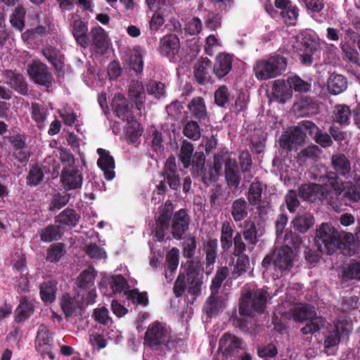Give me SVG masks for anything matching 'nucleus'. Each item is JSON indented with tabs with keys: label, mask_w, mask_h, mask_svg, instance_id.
Masks as SVG:
<instances>
[{
	"label": "nucleus",
	"mask_w": 360,
	"mask_h": 360,
	"mask_svg": "<svg viewBox=\"0 0 360 360\" xmlns=\"http://www.w3.org/2000/svg\"><path fill=\"white\" fill-rule=\"evenodd\" d=\"M44 179V172L38 165L32 166L27 176V184L35 186L39 185Z\"/></svg>",
	"instance_id": "5fc2aeb1"
},
{
	"label": "nucleus",
	"mask_w": 360,
	"mask_h": 360,
	"mask_svg": "<svg viewBox=\"0 0 360 360\" xmlns=\"http://www.w3.org/2000/svg\"><path fill=\"white\" fill-rule=\"evenodd\" d=\"M71 27L77 44L82 48H87L89 46L87 22L82 19H76L72 21Z\"/></svg>",
	"instance_id": "a878e982"
},
{
	"label": "nucleus",
	"mask_w": 360,
	"mask_h": 360,
	"mask_svg": "<svg viewBox=\"0 0 360 360\" xmlns=\"http://www.w3.org/2000/svg\"><path fill=\"white\" fill-rule=\"evenodd\" d=\"M179 251L176 248H173L166 255V271L165 277L168 278L167 271L170 272V276H172L173 274L176 270L179 265Z\"/></svg>",
	"instance_id": "09e8293b"
},
{
	"label": "nucleus",
	"mask_w": 360,
	"mask_h": 360,
	"mask_svg": "<svg viewBox=\"0 0 360 360\" xmlns=\"http://www.w3.org/2000/svg\"><path fill=\"white\" fill-rule=\"evenodd\" d=\"M347 88V79L341 75L332 74L328 79V89L332 94H340Z\"/></svg>",
	"instance_id": "e433bc0d"
},
{
	"label": "nucleus",
	"mask_w": 360,
	"mask_h": 360,
	"mask_svg": "<svg viewBox=\"0 0 360 360\" xmlns=\"http://www.w3.org/2000/svg\"><path fill=\"white\" fill-rule=\"evenodd\" d=\"M314 307L308 304H300L291 310L293 319L297 322H302L308 319H314L315 314L313 311Z\"/></svg>",
	"instance_id": "58836bf2"
},
{
	"label": "nucleus",
	"mask_w": 360,
	"mask_h": 360,
	"mask_svg": "<svg viewBox=\"0 0 360 360\" xmlns=\"http://www.w3.org/2000/svg\"><path fill=\"white\" fill-rule=\"evenodd\" d=\"M297 7L290 6L288 9L281 11V16L287 25H295L299 15Z\"/></svg>",
	"instance_id": "0e129e2a"
},
{
	"label": "nucleus",
	"mask_w": 360,
	"mask_h": 360,
	"mask_svg": "<svg viewBox=\"0 0 360 360\" xmlns=\"http://www.w3.org/2000/svg\"><path fill=\"white\" fill-rule=\"evenodd\" d=\"M180 49V40L175 34H167L160 38L158 51L159 53L173 60L179 53Z\"/></svg>",
	"instance_id": "f3484780"
},
{
	"label": "nucleus",
	"mask_w": 360,
	"mask_h": 360,
	"mask_svg": "<svg viewBox=\"0 0 360 360\" xmlns=\"http://www.w3.org/2000/svg\"><path fill=\"white\" fill-rule=\"evenodd\" d=\"M129 96L134 101L136 108L141 110L145 100V89L141 82L136 79L131 82L129 88Z\"/></svg>",
	"instance_id": "473e14b6"
},
{
	"label": "nucleus",
	"mask_w": 360,
	"mask_h": 360,
	"mask_svg": "<svg viewBox=\"0 0 360 360\" xmlns=\"http://www.w3.org/2000/svg\"><path fill=\"white\" fill-rule=\"evenodd\" d=\"M259 229L257 228L255 221L252 220L245 221L243 236L245 241L248 243L250 250H253L255 245L259 241V238L262 236V233H259Z\"/></svg>",
	"instance_id": "7c9ffc66"
},
{
	"label": "nucleus",
	"mask_w": 360,
	"mask_h": 360,
	"mask_svg": "<svg viewBox=\"0 0 360 360\" xmlns=\"http://www.w3.org/2000/svg\"><path fill=\"white\" fill-rule=\"evenodd\" d=\"M225 178L229 186L238 188L240 180V172L236 159L228 158L224 162Z\"/></svg>",
	"instance_id": "bb28decb"
},
{
	"label": "nucleus",
	"mask_w": 360,
	"mask_h": 360,
	"mask_svg": "<svg viewBox=\"0 0 360 360\" xmlns=\"http://www.w3.org/2000/svg\"><path fill=\"white\" fill-rule=\"evenodd\" d=\"M40 297L45 303H52L56 300L57 291V282L53 280H49L43 282L40 285Z\"/></svg>",
	"instance_id": "4c0bfd02"
},
{
	"label": "nucleus",
	"mask_w": 360,
	"mask_h": 360,
	"mask_svg": "<svg viewBox=\"0 0 360 360\" xmlns=\"http://www.w3.org/2000/svg\"><path fill=\"white\" fill-rule=\"evenodd\" d=\"M188 108L192 117L199 121L205 120L207 117L205 100L200 96L193 98L188 105Z\"/></svg>",
	"instance_id": "2f4dec72"
},
{
	"label": "nucleus",
	"mask_w": 360,
	"mask_h": 360,
	"mask_svg": "<svg viewBox=\"0 0 360 360\" xmlns=\"http://www.w3.org/2000/svg\"><path fill=\"white\" fill-rule=\"evenodd\" d=\"M112 108L115 115L122 121L131 122L134 118L132 106L129 105L127 98L122 94H115L112 101Z\"/></svg>",
	"instance_id": "a211bd4d"
},
{
	"label": "nucleus",
	"mask_w": 360,
	"mask_h": 360,
	"mask_svg": "<svg viewBox=\"0 0 360 360\" xmlns=\"http://www.w3.org/2000/svg\"><path fill=\"white\" fill-rule=\"evenodd\" d=\"M331 167L333 172L345 180H353L360 187V175L354 172L353 165L349 158L344 153H335L331 156Z\"/></svg>",
	"instance_id": "f8f14e48"
},
{
	"label": "nucleus",
	"mask_w": 360,
	"mask_h": 360,
	"mask_svg": "<svg viewBox=\"0 0 360 360\" xmlns=\"http://www.w3.org/2000/svg\"><path fill=\"white\" fill-rule=\"evenodd\" d=\"M34 312V305L27 296H22L15 310L14 320L22 323L27 320Z\"/></svg>",
	"instance_id": "c85d7f7f"
},
{
	"label": "nucleus",
	"mask_w": 360,
	"mask_h": 360,
	"mask_svg": "<svg viewBox=\"0 0 360 360\" xmlns=\"http://www.w3.org/2000/svg\"><path fill=\"white\" fill-rule=\"evenodd\" d=\"M10 83L11 87L22 95H27L28 89L24 76L20 73L11 72Z\"/></svg>",
	"instance_id": "de8ad7c7"
},
{
	"label": "nucleus",
	"mask_w": 360,
	"mask_h": 360,
	"mask_svg": "<svg viewBox=\"0 0 360 360\" xmlns=\"http://www.w3.org/2000/svg\"><path fill=\"white\" fill-rule=\"evenodd\" d=\"M292 50L297 53L299 59L303 65H309L312 63V56L315 51L313 41L310 44L307 41H296L292 45Z\"/></svg>",
	"instance_id": "cd10ccee"
},
{
	"label": "nucleus",
	"mask_w": 360,
	"mask_h": 360,
	"mask_svg": "<svg viewBox=\"0 0 360 360\" xmlns=\"http://www.w3.org/2000/svg\"><path fill=\"white\" fill-rule=\"evenodd\" d=\"M214 102L219 107H225L229 101L230 94L226 85L220 86L214 92Z\"/></svg>",
	"instance_id": "680f3d73"
},
{
	"label": "nucleus",
	"mask_w": 360,
	"mask_h": 360,
	"mask_svg": "<svg viewBox=\"0 0 360 360\" xmlns=\"http://www.w3.org/2000/svg\"><path fill=\"white\" fill-rule=\"evenodd\" d=\"M70 198V195L68 193H56L53 195L49 203V210L52 212L60 210L68 205Z\"/></svg>",
	"instance_id": "8fccbe9b"
},
{
	"label": "nucleus",
	"mask_w": 360,
	"mask_h": 360,
	"mask_svg": "<svg viewBox=\"0 0 360 360\" xmlns=\"http://www.w3.org/2000/svg\"><path fill=\"white\" fill-rule=\"evenodd\" d=\"M162 176L171 189L177 191L180 188V177L177 174L176 161L173 156H169L167 159Z\"/></svg>",
	"instance_id": "5701e85b"
},
{
	"label": "nucleus",
	"mask_w": 360,
	"mask_h": 360,
	"mask_svg": "<svg viewBox=\"0 0 360 360\" xmlns=\"http://www.w3.org/2000/svg\"><path fill=\"white\" fill-rule=\"evenodd\" d=\"M183 256L186 259H191L195 253L197 248L196 238L193 235H189L183 242Z\"/></svg>",
	"instance_id": "6e6d98bb"
},
{
	"label": "nucleus",
	"mask_w": 360,
	"mask_h": 360,
	"mask_svg": "<svg viewBox=\"0 0 360 360\" xmlns=\"http://www.w3.org/2000/svg\"><path fill=\"white\" fill-rule=\"evenodd\" d=\"M314 127L315 124L309 120L302 121L299 126L290 127L281 136L279 139L280 147L288 152L292 151L304 141L306 134L302 128L309 131V135L312 136V129Z\"/></svg>",
	"instance_id": "39448f33"
},
{
	"label": "nucleus",
	"mask_w": 360,
	"mask_h": 360,
	"mask_svg": "<svg viewBox=\"0 0 360 360\" xmlns=\"http://www.w3.org/2000/svg\"><path fill=\"white\" fill-rule=\"evenodd\" d=\"M298 195L297 191L293 189H290L288 191L285 195V202L287 206V209L290 213H294L296 209L300 206V203L298 200Z\"/></svg>",
	"instance_id": "338daca9"
},
{
	"label": "nucleus",
	"mask_w": 360,
	"mask_h": 360,
	"mask_svg": "<svg viewBox=\"0 0 360 360\" xmlns=\"http://www.w3.org/2000/svg\"><path fill=\"white\" fill-rule=\"evenodd\" d=\"M146 91L157 98H160L165 94V86L161 82L151 81L146 86Z\"/></svg>",
	"instance_id": "69168bd1"
},
{
	"label": "nucleus",
	"mask_w": 360,
	"mask_h": 360,
	"mask_svg": "<svg viewBox=\"0 0 360 360\" xmlns=\"http://www.w3.org/2000/svg\"><path fill=\"white\" fill-rule=\"evenodd\" d=\"M89 44H91L97 51L103 53L110 44V39L107 32L101 26H96L91 29L89 33Z\"/></svg>",
	"instance_id": "4be33fe9"
},
{
	"label": "nucleus",
	"mask_w": 360,
	"mask_h": 360,
	"mask_svg": "<svg viewBox=\"0 0 360 360\" xmlns=\"http://www.w3.org/2000/svg\"><path fill=\"white\" fill-rule=\"evenodd\" d=\"M127 298L136 304L147 306L148 304V294L146 292H140L138 289L128 290L124 292Z\"/></svg>",
	"instance_id": "4d7b16f0"
},
{
	"label": "nucleus",
	"mask_w": 360,
	"mask_h": 360,
	"mask_svg": "<svg viewBox=\"0 0 360 360\" xmlns=\"http://www.w3.org/2000/svg\"><path fill=\"white\" fill-rule=\"evenodd\" d=\"M184 135L193 141L200 137V129L195 121H189L186 123L183 130Z\"/></svg>",
	"instance_id": "e2e57ef3"
},
{
	"label": "nucleus",
	"mask_w": 360,
	"mask_h": 360,
	"mask_svg": "<svg viewBox=\"0 0 360 360\" xmlns=\"http://www.w3.org/2000/svg\"><path fill=\"white\" fill-rule=\"evenodd\" d=\"M193 146L191 143L184 141L180 149L179 159L185 168L191 166V159L193 158Z\"/></svg>",
	"instance_id": "3c124183"
},
{
	"label": "nucleus",
	"mask_w": 360,
	"mask_h": 360,
	"mask_svg": "<svg viewBox=\"0 0 360 360\" xmlns=\"http://www.w3.org/2000/svg\"><path fill=\"white\" fill-rule=\"evenodd\" d=\"M298 195L304 201L315 200V183L302 184L298 188Z\"/></svg>",
	"instance_id": "603ef678"
},
{
	"label": "nucleus",
	"mask_w": 360,
	"mask_h": 360,
	"mask_svg": "<svg viewBox=\"0 0 360 360\" xmlns=\"http://www.w3.org/2000/svg\"><path fill=\"white\" fill-rule=\"evenodd\" d=\"M352 329V324L349 319H339L332 326L323 317L316 316V332L322 330L325 337L324 346L326 349L337 346L341 338H347Z\"/></svg>",
	"instance_id": "7ed1b4c3"
},
{
	"label": "nucleus",
	"mask_w": 360,
	"mask_h": 360,
	"mask_svg": "<svg viewBox=\"0 0 360 360\" xmlns=\"http://www.w3.org/2000/svg\"><path fill=\"white\" fill-rule=\"evenodd\" d=\"M25 10L22 6H18L11 16L10 22L13 27L22 30L25 26Z\"/></svg>",
	"instance_id": "13d9d810"
},
{
	"label": "nucleus",
	"mask_w": 360,
	"mask_h": 360,
	"mask_svg": "<svg viewBox=\"0 0 360 360\" xmlns=\"http://www.w3.org/2000/svg\"><path fill=\"white\" fill-rule=\"evenodd\" d=\"M82 175L75 167L64 168L60 175V181L65 191L79 188L82 185Z\"/></svg>",
	"instance_id": "aec40b11"
},
{
	"label": "nucleus",
	"mask_w": 360,
	"mask_h": 360,
	"mask_svg": "<svg viewBox=\"0 0 360 360\" xmlns=\"http://www.w3.org/2000/svg\"><path fill=\"white\" fill-rule=\"evenodd\" d=\"M205 156L202 152H196L191 159V171L195 176H202L203 181L207 179L205 169Z\"/></svg>",
	"instance_id": "ea45409f"
},
{
	"label": "nucleus",
	"mask_w": 360,
	"mask_h": 360,
	"mask_svg": "<svg viewBox=\"0 0 360 360\" xmlns=\"http://www.w3.org/2000/svg\"><path fill=\"white\" fill-rule=\"evenodd\" d=\"M42 54L57 71L63 70L64 56L58 49L51 46H47L43 49Z\"/></svg>",
	"instance_id": "72a5a7b5"
},
{
	"label": "nucleus",
	"mask_w": 360,
	"mask_h": 360,
	"mask_svg": "<svg viewBox=\"0 0 360 360\" xmlns=\"http://www.w3.org/2000/svg\"><path fill=\"white\" fill-rule=\"evenodd\" d=\"M97 153L99 155L97 160L98 167L103 171L105 179L111 181L115 176L114 172L115 163L113 157L110 155L108 150L101 148L97 149Z\"/></svg>",
	"instance_id": "412c9836"
},
{
	"label": "nucleus",
	"mask_w": 360,
	"mask_h": 360,
	"mask_svg": "<svg viewBox=\"0 0 360 360\" xmlns=\"http://www.w3.org/2000/svg\"><path fill=\"white\" fill-rule=\"evenodd\" d=\"M292 250L290 247L283 246L267 255L262 261V266L267 269L271 265H274L281 271L288 270L292 266Z\"/></svg>",
	"instance_id": "9b49d317"
},
{
	"label": "nucleus",
	"mask_w": 360,
	"mask_h": 360,
	"mask_svg": "<svg viewBox=\"0 0 360 360\" xmlns=\"http://www.w3.org/2000/svg\"><path fill=\"white\" fill-rule=\"evenodd\" d=\"M287 67V60L280 55L269 56L255 62L253 70L259 80L275 78L283 73Z\"/></svg>",
	"instance_id": "20e7f679"
},
{
	"label": "nucleus",
	"mask_w": 360,
	"mask_h": 360,
	"mask_svg": "<svg viewBox=\"0 0 360 360\" xmlns=\"http://www.w3.org/2000/svg\"><path fill=\"white\" fill-rule=\"evenodd\" d=\"M65 252L66 250L63 243H53L47 249L46 259L49 262H58Z\"/></svg>",
	"instance_id": "49530a36"
},
{
	"label": "nucleus",
	"mask_w": 360,
	"mask_h": 360,
	"mask_svg": "<svg viewBox=\"0 0 360 360\" xmlns=\"http://www.w3.org/2000/svg\"><path fill=\"white\" fill-rule=\"evenodd\" d=\"M53 335L44 324H41L37 330L34 340V347L41 356H48L51 360L54 359L52 352L53 348Z\"/></svg>",
	"instance_id": "2eb2a0df"
},
{
	"label": "nucleus",
	"mask_w": 360,
	"mask_h": 360,
	"mask_svg": "<svg viewBox=\"0 0 360 360\" xmlns=\"http://www.w3.org/2000/svg\"><path fill=\"white\" fill-rule=\"evenodd\" d=\"M248 203L243 198L235 200L231 205V215L235 221H240L247 217Z\"/></svg>",
	"instance_id": "37998d69"
},
{
	"label": "nucleus",
	"mask_w": 360,
	"mask_h": 360,
	"mask_svg": "<svg viewBox=\"0 0 360 360\" xmlns=\"http://www.w3.org/2000/svg\"><path fill=\"white\" fill-rule=\"evenodd\" d=\"M318 181L316 198L319 200H326V203H330L334 192L338 195L341 193L343 183L335 172H327L325 175L320 176Z\"/></svg>",
	"instance_id": "423d86ee"
},
{
	"label": "nucleus",
	"mask_w": 360,
	"mask_h": 360,
	"mask_svg": "<svg viewBox=\"0 0 360 360\" xmlns=\"http://www.w3.org/2000/svg\"><path fill=\"white\" fill-rule=\"evenodd\" d=\"M187 264L186 276L184 274H179L174 285L173 290L176 297L182 296L186 288L188 292L194 297L198 296L201 292V265L194 261L188 262Z\"/></svg>",
	"instance_id": "f03ea898"
},
{
	"label": "nucleus",
	"mask_w": 360,
	"mask_h": 360,
	"mask_svg": "<svg viewBox=\"0 0 360 360\" xmlns=\"http://www.w3.org/2000/svg\"><path fill=\"white\" fill-rule=\"evenodd\" d=\"M288 82L290 87L295 91L307 92L311 89V84L304 81L297 75L288 77Z\"/></svg>",
	"instance_id": "bf43d9fd"
},
{
	"label": "nucleus",
	"mask_w": 360,
	"mask_h": 360,
	"mask_svg": "<svg viewBox=\"0 0 360 360\" xmlns=\"http://www.w3.org/2000/svg\"><path fill=\"white\" fill-rule=\"evenodd\" d=\"M191 223V217L186 209L172 213L171 220V233L172 237L176 240L182 239L183 236L188 230Z\"/></svg>",
	"instance_id": "dca6fc26"
},
{
	"label": "nucleus",
	"mask_w": 360,
	"mask_h": 360,
	"mask_svg": "<svg viewBox=\"0 0 360 360\" xmlns=\"http://www.w3.org/2000/svg\"><path fill=\"white\" fill-rule=\"evenodd\" d=\"M63 235V229L57 224H49L42 229L39 232V236L41 241L44 243H51L61 239Z\"/></svg>",
	"instance_id": "c9c22d12"
},
{
	"label": "nucleus",
	"mask_w": 360,
	"mask_h": 360,
	"mask_svg": "<svg viewBox=\"0 0 360 360\" xmlns=\"http://www.w3.org/2000/svg\"><path fill=\"white\" fill-rule=\"evenodd\" d=\"M212 61L202 58L194 65V77L199 84L205 85L211 81Z\"/></svg>",
	"instance_id": "393cba45"
},
{
	"label": "nucleus",
	"mask_w": 360,
	"mask_h": 360,
	"mask_svg": "<svg viewBox=\"0 0 360 360\" xmlns=\"http://www.w3.org/2000/svg\"><path fill=\"white\" fill-rule=\"evenodd\" d=\"M233 231L229 221H224L222 224L220 241L221 247L224 251L228 250L233 245Z\"/></svg>",
	"instance_id": "a18cd8bd"
},
{
	"label": "nucleus",
	"mask_w": 360,
	"mask_h": 360,
	"mask_svg": "<svg viewBox=\"0 0 360 360\" xmlns=\"http://www.w3.org/2000/svg\"><path fill=\"white\" fill-rule=\"evenodd\" d=\"M314 223V217L307 213L297 214L292 221L293 229L301 233L307 232Z\"/></svg>",
	"instance_id": "a19ab883"
},
{
	"label": "nucleus",
	"mask_w": 360,
	"mask_h": 360,
	"mask_svg": "<svg viewBox=\"0 0 360 360\" xmlns=\"http://www.w3.org/2000/svg\"><path fill=\"white\" fill-rule=\"evenodd\" d=\"M170 339V331L165 323L155 321L150 323L145 333L144 343L153 349L165 345Z\"/></svg>",
	"instance_id": "9d476101"
},
{
	"label": "nucleus",
	"mask_w": 360,
	"mask_h": 360,
	"mask_svg": "<svg viewBox=\"0 0 360 360\" xmlns=\"http://www.w3.org/2000/svg\"><path fill=\"white\" fill-rule=\"evenodd\" d=\"M343 277L346 279L360 280V262L350 263L343 268Z\"/></svg>",
	"instance_id": "774afa93"
},
{
	"label": "nucleus",
	"mask_w": 360,
	"mask_h": 360,
	"mask_svg": "<svg viewBox=\"0 0 360 360\" xmlns=\"http://www.w3.org/2000/svg\"><path fill=\"white\" fill-rule=\"evenodd\" d=\"M27 74L30 79L37 84L50 87L53 78L49 67L39 60H33L27 65Z\"/></svg>",
	"instance_id": "4468645a"
},
{
	"label": "nucleus",
	"mask_w": 360,
	"mask_h": 360,
	"mask_svg": "<svg viewBox=\"0 0 360 360\" xmlns=\"http://www.w3.org/2000/svg\"><path fill=\"white\" fill-rule=\"evenodd\" d=\"M263 191V184L261 181H255L250 185L247 195L250 205L255 206L261 202Z\"/></svg>",
	"instance_id": "c03bdc74"
},
{
	"label": "nucleus",
	"mask_w": 360,
	"mask_h": 360,
	"mask_svg": "<svg viewBox=\"0 0 360 360\" xmlns=\"http://www.w3.org/2000/svg\"><path fill=\"white\" fill-rule=\"evenodd\" d=\"M316 246L319 250L331 255L340 248V235L330 224L323 223L316 229Z\"/></svg>",
	"instance_id": "0eeeda50"
},
{
	"label": "nucleus",
	"mask_w": 360,
	"mask_h": 360,
	"mask_svg": "<svg viewBox=\"0 0 360 360\" xmlns=\"http://www.w3.org/2000/svg\"><path fill=\"white\" fill-rule=\"evenodd\" d=\"M346 185L342 188V198L347 204L360 201V187L353 180H346Z\"/></svg>",
	"instance_id": "f704fd0d"
},
{
	"label": "nucleus",
	"mask_w": 360,
	"mask_h": 360,
	"mask_svg": "<svg viewBox=\"0 0 360 360\" xmlns=\"http://www.w3.org/2000/svg\"><path fill=\"white\" fill-rule=\"evenodd\" d=\"M243 340L229 333H224L219 340L218 353L222 360H238L245 350Z\"/></svg>",
	"instance_id": "1a4fd4ad"
},
{
	"label": "nucleus",
	"mask_w": 360,
	"mask_h": 360,
	"mask_svg": "<svg viewBox=\"0 0 360 360\" xmlns=\"http://www.w3.org/2000/svg\"><path fill=\"white\" fill-rule=\"evenodd\" d=\"M223 307V303L219 296L211 295L206 300L203 311L209 317L219 314Z\"/></svg>",
	"instance_id": "79ce46f5"
},
{
	"label": "nucleus",
	"mask_w": 360,
	"mask_h": 360,
	"mask_svg": "<svg viewBox=\"0 0 360 360\" xmlns=\"http://www.w3.org/2000/svg\"><path fill=\"white\" fill-rule=\"evenodd\" d=\"M233 56L221 53L218 54L212 66V72L219 79L226 76L232 70Z\"/></svg>",
	"instance_id": "6ab92c4d"
},
{
	"label": "nucleus",
	"mask_w": 360,
	"mask_h": 360,
	"mask_svg": "<svg viewBox=\"0 0 360 360\" xmlns=\"http://www.w3.org/2000/svg\"><path fill=\"white\" fill-rule=\"evenodd\" d=\"M222 15L219 13L209 12L205 18V27L214 31L221 26Z\"/></svg>",
	"instance_id": "052dcab7"
},
{
	"label": "nucleus",
	"mask_w": 360,
	"mask_h": 360,
	"mask_svg": "<svg viewBox=\"0 0 360 360\" xmlns=\"http://www.w3.org/2000/svg\"><path fill=\"white\" fill-rule=\"evenodd\" d=\"M80 219V214L75 210L70 207L64 209L54 218L55 223L58 224L62 229L75 228Z\"/></svg>",
	"instance_id": "b1692460"
},
{
	"label": "nucleus",
	"mask_w": 360,
	"mask_h": 360,
	"mask_svg": "<svg viewBox=\"0 0 360 360\" xmlns=\"http://www.w3.org/2000/svg\"><path fill=\"white\" fill-rule=\"evenodd\" d=\"M238 257L234 269L232 272L233 276L237 278L245 273L250 266V259L245 254L236 255Z\"/></svg>",
	"instance_id": "864d4df0"
},
{
	"label": "nucleus",
	"mask_w": 360,
	"mask_h": 360,
	"mask_svg": "<svg viewBox=\"0 0 360 360\" xmlns=\"http://www.w3.org/2000/svg\"><path fill=\"white\" fill-rule=\"evenodd\" d=\"M97 272L92 267L83 270L76 279L78 294L82 295L86 304H93L97 297L95 288V279Z\"/></svg>",
	"instance_id": "6e6552de"
},
{
	"label": "nucleus",
	"mask_w": 360,
	"mask_h": 360,
	"mask_svg": "<svg viewBox=\"0 0 360 360\" xmlns=\"http://www.w3.org/2000/svg\"><path fill=\"white\" fill-rule=\"evenodd\" d=\"M174 211L172 203L167 200L163 206L159 208V215L155 218V228L153 231L157 240L162 242L165 240L166 232L169 230L172 216Z\"/></svg>",
	"instance_id": "ddd939ff"
},
{
	"label": "nucleus",
	"mask_w": 360,
	"mask_h": 360,
	"mask_svg": "<svg viewBox=\"0 0 360 360\" xmlns=\"http://www.w3.org/2000/svg\"><path fill=\"white\" fill-rule=\"evenodd\" d=\"M202 252L205 255V264L206 268H213L218 257V240L217 238H208L202 244Z\"/></svg>",
	"instance_id": "c756f323"
},
{
	"label": "nucleus",
	"mask_w": 360,
	"mask_h": 360,
	"mask_svg": "<svg viewBox=\"0 0 360 360\" xmlns=\"http://www.w3.org/2000/svg\"><path fill=\"white\" fill-rule=\"evenodd\" d=\"M269 297L268 292L264 288L244 287L240 299L239 314L249 317L263 314Z\"/></svg>",
	"instance_id": "f257e3e1"
}]
</instances>
